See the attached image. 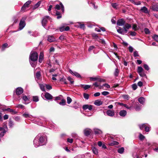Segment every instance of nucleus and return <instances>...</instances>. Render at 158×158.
Listing matches in <instances>:
<instances>
[{"mask_svg":"<svg viewBox=\"0 0 158 158\" xmlns=\"http://www.w3.org/2000/svg\"><path fill=\"white\" fill-rule=\"evenodd\" d=\"M84 132L85 135L88 136L91 133V130L90 129H85L84 130Z\"/></svg>","mask_w":158,"mask_h":158,"instance_id":"obj_17","label":"nucleus"},{"mask_svg":"<svg viewBox=\"0 0 158 158\" xmlns=\"http://www.w3.org/2000/svg\"><path fill=\"white\" fill-rule=\"evenodd\" d=\"M67 102L68 104H69L72 101V99L69 97H68L67 98Z\"/></svg>","mask_w":158,"mask_h":158,"instance_id":"obj_50","label":"nucleus"},{"mask_svg":"<svg viewBox=\"0 0 158 158\" xmlns=\"http://www.w3.org/2000/svg\"><path fill=\"white\" fill-rule=\"evenodd\" d=\"M3 110L4 111H8L11 113L12 114H17V112L15 110L11 109L10 108H8L7 109H3Z\"/></svg>","mask_w":158,"mask_h":158,"instance_id":"obj_11","label":"nucleus"},{"mask_svg":"<svg viewBox=\"0 0 158 158\" xmlns=\"http://www.w3.org/2000/svg\"><path fill=\"white\" fill-rule=\"evenodd\" d=\"M61 8L62 13H64V6L62 3L60 2L59 4H57L55 7V9L56 11L59 10Z\"/></svg>","mask_w":158,"mask_h":158,"instance_id":"obj_3","label":"nucleus"},{"mask_svg":"<svg viewBox=\"0 0 158 158\" xmlns=\"http://www.w3.org/2000/svg\"><path fill=\"white\" fill-rule=\"evenodd\" d=\"M143 67L147 71H148L149 69L148 66L147 64H144L143 65Z\"/></svg>","mask_w":158,"mask_h":158,"instance_id":"obj_60","label":"nucleus"},{"mask_svg":"<svg viewBox=\"0 0 158 158\" xmlns=\"http://www.w3.org/2000/svg\"><path fill=\"white\" fill-rule=\"evenodd\" d=\"M135 109L136 110H139L140 109V107L139 104L138 102L136 103V105L135 107Z\"/></svg>","mask_w":158,"mask_h":158,"instance_id":"obj_32","label":"nucleus"},{"mask_svg":"<svg viewBox=\"0 0 158 158\" xmlns=\"http://www.w3.org/2000/svg\"><path fill=\"white\" fill-rule=\"evenodd\" d=\"M150 127L149 125H147L145 128V131L147 132H149L150 131Z\"/></svg>","mask_w":158,"mask_h":158,"instance_id":"obj_48","label":"nucleus"},{"mask_svg":"<svg viewBox=\"0 0 158 158\" xmlns=\"http://www.w3.org/2000/svg\"><path fill=\"white\" fill-rule=\"evenodd\" d=\"M139 11L145 14L149 13V11L148 8L144 6L142 7Z\"/></svg>","mask_w":158,"mask_h":158,"instance_id":"obj_16","label":"nucleus"},{"mask_svg":"<svg viewBox=\"0 0 158 158\" xmlns=\"http://www.w3.org/2000/svg\"><path fill=\"white\" fill-rule=\"evenodd\" d=\"M60 105L62 106H64L65 104V100L63 99L61 100V102H59Z\"/></svg>","mask_w":158,"mask_h":158,"instance_id":"obj_47","label":"nucleus"},{"mask_svg":"<svg viewBox=\"0 0 158 158\" xmlns=\"http://www.w3.org/2000/svg\"><path fill=\"white\" fill-rule=\"evenodd\" d=\"M144 31L146 34H149L150 33V32L149 30V29L147 28H144Z\"/></svg>","mask_w":158,"mask_h":158,"instance_id":"obj_49","label":"nucleus"},{"mask_svg":"<svg viewBox=\"0 0 158 158\" xmlns=\"http://www.w3.org/2000/svg\"><path fill=\"white\" fill-rule=\"evenodd\" d=\"M144 71L143 68L140 66H138L137 68V73H139Z\"/></svg>","mask_w":158,"mask_h":158,"instance_id":"obj_34","label":"nucleus"},{"mask_svg":"<svg viewBox=\"0 0 158 158\" xmlns=\"http://www.w3.org/2000/svg\"><path fill=\"white\" fill-rule=\"evenodd\" d=\"M46 88L48 90H50L52 89V86L49 85H46Z\"/></svg>","mask_w":158,"mask_h":158,"instance_id":"obj_61","label":"nucleus"},{"mask_svg":"<svg viewBox=\"0 0 158 158\" xmlns=\"http://www.w3.org/2000/svg\"><path fill=\"white\" fill-rule=\"evenodd\" d=\"M147 125H148L147 123H143L141 124H139V127L141 130H142L144 128L145 129V127H146Z\"/></svg>","mask_w":158,"mask_h":158,"instance_id":"obj_27","label":"nucleus"},{"mask_svg":"<svg viewBox=\"0 0 158 158\" xmlns=\"http://www.w3.org/2000/svg\"><path fill=\"white\" fill-rule=\"evenodd\" d=\"M23 89L21 87L17 88L15 89L16 94L17 95L21 94L23 93Z\"/></svg>","mask_w":158,"mask_h":158,"instance_id":"obj_9","label":"nucleus"},{"mask_svg":"<svg viewBox=\"0 0 158 158\" xmlns=\"http://www.w3.org/2000/svg\"><path fill=\"white\" fill-rule=\"evenodd\" d=\"M119 69L117 68H116L114 73V75L115 77H117L119 74Z\"/></svg>","mask_w":158,"mask_h":158,"instance_id":"obj_25","label":"nucleus"},{"mask_svg":"<svg viewBox=\"0 0 158 158\" xmlns=\"http://www.w3.org/2000/svg\"><path fill=\"white\" fill-rule=\"evenodd\" d=\"M8 45V44L7 43H5L2 44V51H4L5 48H6Z\"/></svg>","mask_w":158,"mask_h":158,"instance_id":"obj_41","label":"nucleus"},{"mask_svg":"<svg viewBox=\"0 0 158 158\" xmlns=\"http://www.w3.org/2000/svg\"><path fill=\"white\" fill-rule=\"evenodd\" d=\"M51 19V18L48 16H45L43 17L41 21V23L42 26L44 27L46 26L48 20H50Z\"/></svg>","mask_w":158,"mask_h":158,"instance_id":"obj_2","label":"nucleus"},{"mask_svg":"<svg viewBox=\"0 0 158 158\" xmlns=\"http://www.w3.org/2000/svg\"><path fill=\"white\" fill-rule=\"evenodd\" d=\"M138 73L139 74V75L141 77H146V75L145 73H144V71H143L141 73Z\"/></svg>","mask_w":158,"mask_h":158,"instance_id":"obj_51","label":"nucleus"},{"mask_svg":"<svg viewBox=\"0 0 158 158\" xmlns=\"http://www.w3.org/2000/svg\"><path fill=\"white\" fill-rule=\"evenodd\" d=\"M107 114L110 117H113L114 115V110H108L106 111Z\"/></svg>","mask_w":158,"mask_h":158,"instance_id":"obj_13","label":"nucleus"},{"mask_svg":"<svg viewBox=\"0 0 158 158\" xmlns=\"http://www.w3.org/2000/svg\"><path fill=\"white\" fill-rule=\"evenodd\" d=\"M26 17H23L20 21L19 23V30H22L25 26L26 24L25 22V20H26Z\"/></svg>","mask_w":158,"mask_h":158,"instance_id":"obj_4","label":"nucleus"},{"mask_svg":"<svg viewBox=\"0 0 158 158\" xmlns=\"http://www.w3.org/2000/svg\"><path fill=\"white\" fill-rule=\"evenodd\" d=\"M69 72L72 75H74L77 77H81L80 75L77 72H73L71 69H69Z\"/></svg>","mask_w":158,"mask_h":158,"instance_id":"obj_15","label":"nucleus"},{"mask_svg":"<svg viewBox=\"0 0 158 158\" xmlns=\"http://www.w3.org/2000/svg\"><path fill=\"white\" fill-rule=\"evenodd\" d=\"M112 6L114 9H118V5L116 3H111V4Z\"/></svg>","mask_w":158,"mask_h":158,"instance_id":"obj_38","label":"nucleus"},{"mask_svg":"<svg viewBox=\"0 0 158 158\" xmlns=\"http://www.w3.org/2000/svg\"><path fill=\"white\" fill-rule=\"evenodd\" d=\"M40 4L41 2L40 1L38 2L33 7V9H35L38 7L40 6Z\"/></svg>","mask_w":158,"mask_h":158,"instance_id":"obj_42","label":"nucleus"},{"mask_svg":"<svg viewBox=\"0 0 158 158\" xmlns=\"http://www.w3.org/2000/svg\"><path fill=\"white\" fill-rule=\"evenodd\" d=\"M98 77H90V80L91 81H97Z\"/></svg>","mask_w":158,"mask_h":158,"instance_id":"obj_54","label":"nucleus"},{"mask_svg":"<svg viewBox=\"0 0 158 158\" xmlns=\"http://www.w3.org/2000/svg\"><path fill=\"white\" fill-rule=\"evenodd\" d=\"M134 56V57L139 56V55L138 53V52L137 51H135L133 53Z\"/></svg>","mask_w":158,"mask_h":158,"instance_id":"obj_62","label":"nucleus"},{"mask_svg":"<svg viewBox=\"0 0 158 158\" xmlns=\"http://www.w3.org/2000/svg\"><path fill=\"white\" fill-rule=\"evenodd\" d=\"M55 40V38L52 36H49L48 37V40L50 42H53Z\"/></svg>","mask_w":158,"mask_h":158,"instance_id":"obj_20","label":"nucleus"},{"mask_svg":"<svg viewBox=\"0 0 158 158\" xmlns=\"http://www.w3.org/2000/svg\"><path fill=\"white\" fill-rule=\"evenodd\" d=\"M23 116L25 118H28L30 117V115L27 113H24L23 115Z\"/></svg>","mask_w":158,"mask_h":158,"instance_id":"obj_63","label":"nucleus"},{"mask_svg":"<svg viewBox=\"0 0 158 158\" xmlns=\"http://www.w3.org/2000/svg\"><path fill=\"white\" fill-rule=\"evenodd\" d=\"M40 88L41 90L43 91H45L44 86L42 84H39Z\"/></svg>","mask_w":158,"mask_h":158,"instance_id":"obj_46","label":"nucleus"},{"mask_svg":"<svg viewBox=\"0 0 158 158\" xmlns=\"http://www.w3.org/2000/svg\"><path fill=\"white\" fill-rule=\"evenodd\" d=\"M38 57V55L36 52H31L29 55V61L32 67H35L36 64Z\"/></svg>","mask_w":158,"mask_h":158,"instance_id":"obj_1","label":"nucleus"},{"mask_svg":"<svg viewBox=\"0 0 158 158\" xmlns=\"http://www.w3.org/2000/svg\"><path fill=\"white\" fill-rule=\"evenodd\" d=\"M67 79L70 81L71 84H73L74 83V81H73V79L70 77H68L67 78Z\"/></svg>","mask_w":158,"mask_h":158,"instance_id":"obj_55","label":"nucleus"},{"mask_svg":"<svg viewBox=\"0 0 158 158\" xmlns=\"http://www.w3.org/2000/svg\"><path fill=\"white\" fill-rule=\"evenodd\" d=\"M92 151L93 152V153L95 154V155H97L98 153V150L97 148H96L95 147H92Z\"/></svg>","mask_w":158,"mask_h":158,"instance_id":"obj_28","label":"nucleus"},{"mask_svg":"<svg viewBox=\"0 0 158 158\" xmlns=\"http://www.w3.org/2000/svg\"><path fill=\"white\" fill-rule=\"evenodd\" d=\"M83 96L84 98L87 100L89 98V94L85 93L83 94Z\"/></svg>","mask_w":158,"mask_h":158,"instance_id":"obj_45","label":"nucleus"},{"mask_svg":"<svg viewBox=\"0 0 158 158\" xmlns=\"http://www.w3.org/2000/svg\"><path fill=\"white\" fill-rule=\"evenodd\" d=\"M81 86L82 88H83L84 89L86 90L91 87V86L88 85H81Z\"/></svg>","mask_w":158,"mask_h":158,"instance_id":"obj_29","label":"nucleus"},{"mask_svg":"<svg viewBox=\"0 0 158 158\" xmlns=\"http://www.w3.org/2000/svg\"><path fill=\"white\" fill-rule=\"evenodd\" d=\"M127 114V111L125 110H122L119 112V115L122 117H124Z\"/></svg>","mask_w":158,"mask_h":158,"instance_id":"obj_24","label":"nucleus"},{"mask_svg":"<svg viewBox=\"0 0 158 158\" xmlns=\"http://www.w3.org/2000/svg\"><path fill=\"white\" fill-rule=\"evenodd\" d=\"M94 48H95V47L94 46H90L88 48L89 51V52L91 51Z\"/></svg>","mask_w":158,"mask_h":158,"instance_id":"obj_64","label":"nucleus"},{"mask_svg":"<svg viewBox=\"0 0 158 158\" xmlns=\"http://www.w3.org/2000/svg\"><path fill=\"white\" fill-rule=\"evenodd\" d=\"M33 100L35 102H37L39 101V99L37 96H34L33 97Z\"/></svg>","mask_w":158,"mask_h":158,"instance_id":"obj_43","label":"nucleus"},{"mask_svg":"<svg viewBox=\"0 0 158 158\" xmlns=\"http://www.w3.org/2000/svg\"><path fill=\"white\" fill-rule=\"evenodd\" d=\"M44 96L46 99L48 100H51L53 98V96L48 92H46Z\"/></svg>","mask_w":158,"mask_h":158,"instance_id":"obj_14","label":"nucleus"},{"mask_svg":"<svg viewBox=\"0 0 158 158\" xmlns=\"http://www.w3.org/2000/svg\"><path fill=\"white\" fill-rule=\"evenodd\" d=\"M152 10L155 11H158V5H153L151 7Z\"/></svg>","mask_w":158,"mask_h":158,"instance_id":"obj_23","label":"nucleus"},{"mask_svg":"<svg viewBox=\"0 0 158 158\" xmlns=\"http://www.w3.org/2000/svg\"><path fill=\"white\" fill-rule=\"evenodd\" d=\"M124 149L123 147H122L120 148H119L118 149V153L120 154H122L124 151Z\"/></svg>","mask_w":158,"mask_h":158,"instance_id":"obj_33","label":"nucleus"},{"mask_svg":"<svg viewBox=\"0 0 158 158\" xmlns=\"http://www.w3.org/2000/svg\"><path fill=\"white\" fill-rule=\"evenodd\" d=\"M55 15L57 16L56 18L57 19H59L62 18L61 13L59 11H56Z\"/></svg>","mask_w":158,"mask_h":158,"instance_id":"obj_21","label":"nucleus"},{"mask_svg":"<svg viewBox=\"0 0 158 158\" xmlns=\"http://www.w3.org/2000/svg\"><path fill=\"white\" fill-rule=\"evenodd\" d=\"M152 37L156 41L158 42V35L156 34L154 35Z\"/></svg>","mask_w":158,"mask_h":158,"instance_id":"obj_44","label":"nucleus"},{"mask_svg":"<svg viewBox=\"0 0 158 158\" xmlns=\"http://www.w3.org/2000/svg\"><path fill=\"white\" fill-rule=\"evenodd\" d=\"M93 85H94L95 87H97L100 85V83H98L97 82H95L94 83H93Z\"/></svg>","mask_w":158,"mask_h":158,"instance_id":"obj_57","label":"nucleus"},{"mask_svg":"<svg viewBox=\"0 0 158 158\" xmlns=\"http://www.w3.org/2000/svg\"><path fill=\"white\" fill-rule=\"evenodd\" d=\"M66 79L65 78H64L63 77L61 78L60 79L59 81L61 82V83H64V84H67V82L66 81Z\"/></svg>","mask_w":158,"mask_h":158,"instance_id":"obj_36","label":"nucleus"},{"mask_svg":"<svg viewBox=\"0 0 158 158\" xmlns=\"http://www.w3.org/2000/svg\"><path fill=\"white\" fill-rule=\"evenodd\" d=\"M104 96H106L109 94V93L108 91H104L101 93Z\"/></svg>","mask_w":158,"mask_h":158,"instance_id":"obj_56","label":"nucleus"},{"mask_svg":"<svg viewBox=\"0 0 158 158\" xmlns=\"http://www.w3.org/2000/svg\"><path fill=\"white\" fill-rule=\"evenodd\" d=\"M82 108L84 110H86L88 109L89 110H91L93 109V106L91 105L85 104L83 106Z\"/></svg>","mask_w":158,"mask_h":158,"instance_id":"obj_10","label":"nucleus"},{"mask_svg":"<svg viewBox=\"0 0 158 158\" xmlns=\"http://www.w3.org/2000/svg\"><path fill=\"white\" fill-rule=\"evenodd\" d=\"M15 107L16 108H20L22 109H23L24 107V106L21 104L17 105Z\"/></svg>","mask_w":158,"mask_h":158,"instance_id":"obj_52","label":"nucleus"},{"mask_svg":"<svg viewBox=\"0 0 158 158\" xmlns=\"http://www.w3.org/2000/svg\"><path fill=\"white\" fill-rule=\"evenodd\" d=\"M123 96L124 99L126 100H128L129 98V96L128 95H124Z\"/></svg>","mask_w":158,"mask_h":158,"instance_id":"obj_59","label":"nucleus"},{"mask_svg":"<svg viewBox=\"0 0 158 158\" xmlns=\"http://www.w3.org/2000/svg\"><path fill=\"white\" fill-rule=\"evenodd\" d=\"M126 23L125 20L123 19H118L117 22V25L118 26H124Z\"/></svg>","mask_w":158,"mask_h":158,"instance_id":"obj_7","label":"nucleus"},{"mask_svg":"<svg viewBox=\"0 0 158 158\" xmlns=\"http://www.w3.org/2000/svg\"><path fill=\"white\" fill-rule=\"evenodd\" d=\"M34 144L35 147L37 148L40 146H41L40 142L38 140V137H36L34 139Z\"/></svg>","mask_w":158,"mask_h":158,"instance_id":"obj_8","label":"nucleus"},{"mask_svg":"<svg viewBox=\"0 0 158 158\" xmlns=\"http://www.w3.org/2000/svg\"><path fill=\"white\" fill-rule=\"evenodd\" d=\"M132 87L133 90H136L137 88V85L135 84H133L132 85Z\"/></svg>","mask_w":158,"mask_h":158,"instance_id":"obj_58","label":"nucleus"},{"mask_svg":"<svg viewBox=\"0 0 158 158\" xmlns=\"http://www.w3.org/2000/svg\"><path fill=\"white\" fill-rule=\"evenodd\" d=\"M8 125L9 127L11 128H12L14 125L13 122L10 119L9 120Z\"/></svg>","mask_w":158,"mask_h":158,"instance_id":"obj_31","label":"nucleus"},{"mask_svg":"<svg viewBox=\"0 0 158 158\" xmlns=\"http://www.w3.org/2000/svg\"><path fill=\"white\" fill-rule=\"evenodd\" d=\"M91 35L93 39H97L98 38V35L95 33H93L91 34Z\"/></svg>","mask_w":158,"mask_h":158,"instance_id":"obj_35","label":"nucleus"},{"mask_svg":"<svg viewBox=\"0 0 158 158\" xmlns=\"http://www.w3.org/2000/svg\"><path fill=\"white\" fill-rule=\"evenodd\" d=\"M41 73L40 71L37 72L35 74L36 77L38 79H40V77L41 76Z\"/></svg>","mask_w":158,"mask_h":158,"instance_id":"obj_37","label":"nucleus"},{"mask_svg":"<svg viewBox=\"0 0 158 158\" xmlns=\"http://www.w3.org/2000/svg\"><path fill=\"white\" fill-rule=\"evenodd\" d=\"M123 27H125L126 28H127V29H129L131 27V25L130 24L127 23H125Z\"/></svg>","mask_w":158,"mask_h":158,"instance_id":"obj_40","label":"nucleus"},{"mask_svg":"<svg viewBox=\"0 0 158 158\" xmlns=\"http://www.w3.org/2000/svg\"><path fill=\"white\" fill-rule=\"evenodd\" d=\"M31 1L30 0H29L27 1L22 7L21 9V11H25L26 8L28 7L29 5L31 4Z\"/></svg>","mask_w":158,"mask_h":158,"instance_id":"obj_6","label":"nucleus"},{"mask_svg":"<svg viewBox=\"0 0 158 158\" xmlns=\"http://www.w3.org/2000/svg\"><path fill=\"white\" fill-rule=\"evenodd\" d=\"M119 144V143L115 141H112L109 143V145L110 146H113L114 145H118Z\"/></svg>","mask_w":158,"mask_h":158,"instance_id":"obj_22","label":"nucleus"},{"mask_svg":"<svg viewBox=\"0 0 158 158\" xmlns=\"http://www.w3.org/2000/svg\"><path fill=\"white\" fill-rule=\"evenodd\" d=\"M23 99L25 102L23 103L25 104H27L30 102V101L29 100L28 98L26 95L23 96Z\"/></svg>","mask_w":158,"mask_h":158,"instance_id":"obj_18","label":"nucleus"},{"mask_svg":"<svg viewBox=\"0 0 158 158\" xmlns=\"http://www.w3.org/2000/svg\"><path fill=\"white\" fill-rule=\"evenodd\" d=\"M97 81L100 83L103 82L105 81V80L100 78L99 76L98 77Z\"/></svg>","mask_w":158,"mask_h":158,"instance_id":"obj_39","label":"nucleus"},{"mask_svg":"<svg viewBox=\"0 0 158 158\" xmlns=\"http://www.w3.org/2000/svg\"><path fill=\"white\" fill-rule=\"evenodd\" d=\"M94 104L97 106H100L102 104V102L100 100H97L95 101Z\"/></svg>","mask_w":158,"mask_h":158,"instance_id":"obj_19","label":"nucleus"},{"mask_svg":"<svg viewBox=\"0 0 158 158\" xmlns=\"http://www.w3.org/2000/svg\"><path fill=\"white\" fill-rule=\"evenodd\" d=\"M36 137H38V140H39L41 146L43 145L45 143V137H44L41 136L39 137L38 135Z\"/></svg>","mask_w":158,"mask_h":158,"instance_id":"obj_5","label":"nucleus"},{"mask_svg":"<svg viewBox=\"0 0 158 158\" xmlns=\"http://www.w3.org/2000/svg\"><path fill=\"white\" fill-rule=\"evenodd\" d=\"M117 31L122 35H124L123 29L121 27H118V29H117Z\"/></svg>","mask_w":158,"mask_h":158,"instance_id":"obj_30","label":"nucleus"},{"mask_svg":"<svg viewBox=\"0 0 158 158\" xmlns=\"http://www.w3.org/2000/svg\"><path fill=\"white\" fill-rule=\"evenodd\" d=\"M138 101L141 104H143L144 102L145 99L143 97H140L138 98Z\"/></svg>","mask_w":158,"mask_h":158,"instance_id":"obj_26","label":"nucleus"},{"mask_svg":"<svg viewBox=\"0 0 158 158\" xmlns=\"http://www.w3.org/2000/svg\"><path fill=\"white\" fill-rule=\"evenodd\" d=\"M94 131L95 135H100L102 133V132L101 130L96 128L94 129Z\"/></svg>","mask_w":158,"mask_h":158,"instance_id":"obj_12","label":"nucleus"},{"mask_svg":"<svg viewBox=\"0 0 158 158\" xmlns=\"http://www.w3.org/2000/svg\"><path fill=\"white\" fill-rule=\"evenodd\" d=\"M139 139L141 140H143L145 138V136L141 134H140L139 135Z\"/></svg>","mask_w":158,"mask_h":158,"instance_id":"obj_53","label":"nucleus"}]
</instances>
